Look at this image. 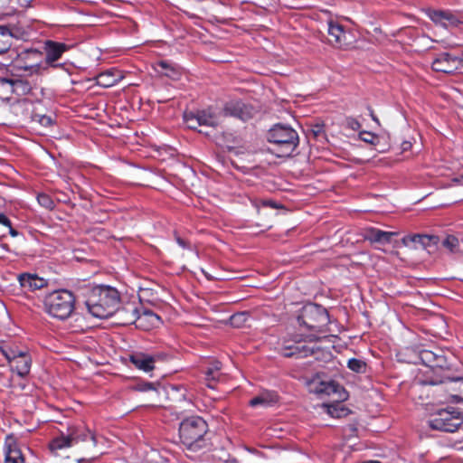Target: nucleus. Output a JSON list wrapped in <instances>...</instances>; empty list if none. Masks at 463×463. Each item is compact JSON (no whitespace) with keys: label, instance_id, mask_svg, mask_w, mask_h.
<instances>
[{"label":"nucleus","instance_id":"1","mask_svg":"<svg viewBox=\"0 0 463 463\" xmlns=\"http://www.w3.org/2000/svg\"><path fill=\"white\" fill-rule=\"evenodd\" d=\"M179 439L187 451L197 452L208 445V424L200 416L186 417L179 423Z\"/></svg>","mask_w":463,"mask_h":463},{"label":"nucleus","instance_id":"2","mask_svg":"<svg viewBox=\"0 0 463 463\" xmlns=\"http://www.w3.org/2000/svg\"><path fill=\"white\" fill-rule=\"evenodd\" d=\"M118 291L111 287L99 286L91 289L85 301L89 313L97 318L111 317L119 307Z\"/></svg>","mask_w":463,"mask_h":463},{"label":"nucleus","instance_id":"3","mask_svg":"<svg viewBox=\"0 0 463 463\" xmlns=\"http://www.w3.org/2000/svg\"><path fill=\"white\" fill-rule=\"evenodd\" d=\"M267 139L274 146L272 152L278 157L291 156L299 142L297 131L283 124H277L271 128L268 132Z\"/></svg>","mask_w":463,"mask_h":463},{"label":"nucleus","instance_id":"4","mask_svg":"<svg viewBox=\"0 0 463 463\" xmlns=\"http://www.w3.org/2000/svg\"><path fill=\"white\" fill-rule=\"evenodd\" d=\"M74 308V295L66 289L54 290L45 295L43 298V310L52 317L59 320L70 317Z\"/></svg>","mask_w":463,"mask_h":463},{"label":"nucleus","instance_id":"5","mask_svg":"<svg viewBox=\"0 0 463 463\" xmlns=\"http://www.w3.org/2000/svg\"><path fill=\"white\" fill-rule=\"evenodd\" d=\"M461 413L453 407L439 410L428 421L432 430L454 432L462 424Z\"/></svg>","mask_w":463,"mask_h":463},{"label":"nucleus","instance_id":"6","mask_svg":"<svg viewBox=\"0 0 463 463\" xmlns=\"http://www.w3.org/2000/svg\"><path fill=\"white\" fill-rule=\"evenodd\" d=\"M300 325L314 332H321L322 327L328 323L327 311L318 305H310L304 308L303 313L298 318Z\"/></svg>","mask_w":463,"mask_h":463},{"label":"nucleus","instance_id":"7","mask_svg":"<svg viewBox=\"0 0 463 463\" xmlns=\"http://www.w3.org/2000/svg\"><path fill=\"white\" fill-rule=\"evenodd\" d=\"M2 354L10 364L11 369L20 377L29 374L32 365V358L25 351L8 347L2 349Z\"/></svg>","mask_w":463,"mask_h":463},{"label":"nucleus","instance_id":"8","mask_svg":"<svg viewBox=\"0 0 463 463\" xmlns=\"http://www.w3.org/2000/svg\"><path fill=\"white\" fill-rule=\"evenodd\" d=\"M298 339H284L279 348L280 354L285 357L305 358L312 354V347L304 344L301 337Z\"/></svg>","mask_w":463,"mask_h":463},{"label":"nucleus","instance_id":"9","mask_svg":"<svg viewBox=\"0 0 463 463\" xmlns=\"http://www.w3.org/2000/svg\"><path fill=\"white\" fill-rule=\"evenodd\" d=\"M463 66V60L449 52L439 54L432 61L431 68L435 71L453 73Z\"/></svg>","mask_w":463,"mask_h":463},{"label":"nucleus","instance_id":"10","mask_svg":"<svg viewBox=\"0 0 463 463\" xmlns=\"http://www.w3.org/2000/svg\"><path fill=\"white\" fill-rule=\"evenodd\" d=\"M223 113L225 116L238 118L242 121H246L253 117L255 109L241 100L234 99L225 103Z\"/></svg>","mask_w":463,"mask_h":463},{"label":"nucleus","instance_id":"11","mask_svg":"<svg viewBox=\"0 0 463 463\" xmlns=\"http://www.w3.org/2000/svg\"><path fill=\"white\" fill-rule=\"evenodd\" d=\"M29 90L28 83L22 80L0 78V99L9 101L13 93L20 94Z\"/></svg>","mask_w":463,"mask_h":463},{"label":"nucleus","instance_id":"12","mask_svg":"<svg viewBox=\"0 0 463 463\" xmlns=\"http://www.w3.org/2000/svg\"><path fill=\"white\" fill-rule=\"evenodd\" d=\"M428 16L433 23L445 28L456 27L462 23L461 17L450 10H430Z\"/></svg>","mask_w":463,"mask_h":463},{"label":"nucleus","instance_id":"13","mask_svg":"<svg viewBox=\"0 0 463 463\" xmlns=\"http://www.w3.org/2000/svg\"><path fill=\"white\" fill-rule=\"evenodd\" d=\"M327 32L329 35V42L338 47L346 44L347 32L345 27L335 19H329L327 22Z\"/></svg>","mask_w":463,"mask_h":463},{"label":"nucleus","instance_id":"14","mask_svg":"<svg viewBox=\"0 0 463 463\" xmlns=\"http://www.w3.org/2000/svg\"><path fill=\"white\" fill-rule=\"evenodd\" d=\"M44 49L46 64L52 67H58L60 64H56L55 61L68 50V46L62 43L47 41Z\"/></svg>","mask_w":463,"mask_h":463},{"label":"nucleus","instance_id":"15","mask_svg":"<svg viewBox=\"0 0 463 463\" xmlns=\"http://www.w3.org/2000/svg\"><path fill=\"white\" fill-rule=\"evenodd\" d=\"M437 242V236H430L425 234H412L402 238L403 245L406 247L413 248L414 250H417L420 247L426 250Z\"/></svg>","mask_w":463,"mask_h":463},{"label":"nucleus","instance_id":"16","mask_svg":"<svg viewBox=\"0 0 463 463\" xmlns=\"http://www.w3.org/2000/svg\"><path fill=\"white\" fill-rule=\"evenodd\" d=\"M129 361L136 368L145 373H149L155 369L156 358L146 353H133L129 355Z\"/></svg>","mask_w":463,"mask_h":463},{"label":"nucleus","instance_id":"17","mask_svg":"<svg viewBox=\"0 0 463 463\" xmlns=\"http://www.w3.org/2000/svg\"><path fill=\"white\" fill-rule=\"evenodd\" d=\"M315 392L317 394H324L327 396L335 395L336 400L342 401L345 400L347 396L345 389L334 381L319 383Z\"/></svg>","mask_w":463,"mask_h":463},{"label":"nucleus","instance_id":"18","mask_svg":"<svg viewBox=\"0 0 463 463\" xmlns=\"http://www.w3.org/2000/svg\"><path fill=\"white\" fill-rule=\"evenodd\" d=\"M5 463H24L22 451L12 437H8L5 439Z\"/></svg>","mask_w":463,"mask_h":463},{"label":"nucleus","instance_id":"19","mask_svg":"<svg viewBox=\"0 0 463 463\" xmlns=\"http://www.w3.org/2000/svg\"><path fill=\"white\" fill-rule=\"evenodd\" d=\"M18 281L24 290L34 291L41 289L46 285L45 279L35 274L24 273L18 276Z\"/></svg>","mask_w":463,"mask_h":463},{"label":"nucleus","instance_id":"20","mask_svg":"<svg viewBox=\"0 0 463 463\" xmlns=\"http://www.w3.org/2000/svg\"><path fill=\"white\" fill-rule=\"evenodd\" d=\"M67 433L73 445L89 439L92 440L94 446L97 444L96 435L85 427L71 426L68 428Z\"/></svg>","mask_w":463,"mask_h":463},{"label":"nucleus","instance_id":"21","mask_svg":"<svg viewBox=\"0 0 463 463\" xmlns=\"http://www.w3.org/2000/svg\"><path fill=\"white\" fill-rule=\"evenodd\" d=\"M396 235L397 232H384L377 228H371L367 231L365 238L372 243H380L385 245L390 243L392 238Z\"/></svg>","mask_w":463,"mask_h":463},{"label":"nucleus","instance_id":"22","mask_svg":"<svg viewBox=\"0 0 463 463\" xmlns=\"http://www.w3.org/2000/svg\"><path fill=\"white\" fill-rule=\"evenodd\" d=\"M122 78L120 71L110 69L97 76V83L103 88H109L116 85Z\"/></svg>","mask_w":463,"mask_h":463},{"label":"nucleus","instance_id":"23","mask_svg":"<svg viewBox=\"0 0 463 463\" xmlns=\"http://www.w3.org/2000/svg\"><path fill=\"white\" fill-rule=\"evenodd\" d=\"M156 71L161 75L166 76L172 80H178L180 76L179 69L174 63L168 61H159L155 63Z\"/></svg>","mask_w":463,"mask_h":463},{"label":"nucleus","instance_id":"24","mask_svg":"<svg viewBox=\"0 0 463 463\" xmlns=\"http://www.w3.org/2000/svg\"><path fill=\"white\" fill-rule=\"evenodd\" d=\"M278 402V395L274 392H263L260 395L250 401L251 407L263 406L269 407Z\"/></svg>","mask_w":463,"mask_h":463},{"label":"nucleus","instance_id":"25","mask_svg":"<svg viewBox=\"0 0 463 463\" xmlns=\"http://www.w3.org/2000/svg\"><path fill=\"white\" fill-rule=\"evenodd\" d=\"M197 112L201 126L216 128L220 124V117L212 109H203Z\"/></svg>","mask_w":463,"mask_h":463},{"label":"nucleus","instance_id":"26","mask_svg":"<svg viewBox=\"0 0 463 463\" xmlns=\"http://www.w3.org/2000/svg\"><path fill=\"white\" fill-rule=\"evenodd\" d=\"M222 368V364L219 361H214L212 364L207 368L205 372V381L207 382V387L211 389H214V385L213 382L218 381L220 379V370Z\"/></svg>","mask_w":463,"mask_h":463},{"label":"nucleus","instance_id":"27","mask_svg":"<svg viewBox=\"0 0 463 463\" xmlns=\"http://www.w3.org/2000/svg\"><path fill=\"white\" fill-rule=\"evenodd\" d=\"M14 33L6 25H0V54L6 52L12 45Z\"/></svg>","mask_w":463,"mask_h":463},{"label":"nucleus","instance_id":"28","mask_svg":"<svg viewBox=\"0 0 463 463\" xmlns=\"http://www.w3.org/2000/svg\"><path fill=\"white\" fill-rule=\"evenodd\" d=\"M442 245L453 254H462L461 241L454 235H448L443 241Z\"/></svg>","mask_w":463,"mask_h":463},{"label":"nucleus","instance_id":"29","mask_svg":"<svg viewBox=\"0 0 463 463\" xmlns=\"http://www.w3.org/2000/svg\"><path fill=\"white\" fill-rule=\"evenodd\" d=\"M73 446L72 441L71 440L69 434H61V436L53 439L49 447L50 449L52 451L58 450V449H63L66 448H70Z\"/></svg>","mask_w":463,"mask_h":463},{"label":"nucleus","instance_id":"30","mask_svg":"<svg viewBox=\"0 0 463 463\" xmlns=\"http://www.w3.org/2000/svg\"><path fill=\"white\" fill-rule=\"evenodd\" d=\"M420 359L427 366L431 368V364H434L435 360H443V355L436 354L430 350H423L420 352Z\"/></svg>","mask_w":463,"mask_h":463},{"label":"nucleus","instance_id":"31","mask_svg":"<svg viewBox=\"0 0 463 463\" xmlns=\"http://www.w3.org/2000/svg\"><path fill=\"white\" fill-rule=\"evenodd\" d=\"M184 119L187 127L191 129H196L198 127L201 126L198 112H185L184 114Z\"/></svg>","mask_w":463,"mask_h":463},{"label":"nucleus","instance_id":"32","mask_svg":"<svg viewBox=\"0 0 463 463\" xmlns=\"http://www.w3.org/2000/svg\"><path fill=\"white\" fill-rule=\"evenodd\" d=\"M347 367L353 372L362 373L366 370V364L363 360L351 358L347 362Z\"/></svg>","mask_w":463,"mask_h":463},{"label":"nucleus","instance_id":"33","mask_svg":"<svg viewBox=\"0 0 463 463\" xmlns=\"http://www.w3.org/2000/svg\"><path fill=\"white\" fill-rule=\"evenodd\" d=\"M39 204L47 210H52L55 207V203L52 197L46 194H39L37 195Z\"/></svg>","mask_w":463,"mask_h":463},{"label":"nucleus","instance_id":"34","mask_svg":"<svg viewBox=\"0 0 463 463\" xmlns=\"http://www.w3.org/2000/svg\"><path fill=\"white\" fill-rule=\"evenodd\" d=\"M131 389L141 392H146L156 390L155 384L149 382H138L132 385Z\"/></svg>","mask_w":463,"mask_h":463},{"label":"nucleus","instance_id":"35","mask_svg":"<svg viewBox=\"0 0 463 463\" xmlns=\"http://www.w3.org/2000/svg\"><path fill=\"white\" fill-rule=\"evenodd\" d=\"M359 138L362 141H364L367 144H371V145H376V143L379 140L378 136H376L375 134H373L372 132H368V131H361L359 133Z\"/></svg>","mask_w":463,"mask_h":463},{"label":"nucleus","instance_id":"36","mask_svg":"<svg viewBox=\"0 0 463 463\" xmlns=\"http://www.w3.org/2000/svg\"><path fill=\"white\" fill-rule=\"evenodd\" d=\"M247 318V313H237L231 317V324L235 326H241L243 323L246 322Z\"/></svg>","mask_w":463,"mask_h":463},{"label":"nucleus","instance_id":"37","mask_svg":"<svg viewBox=\"0 0 463 463\" xmlns=\"http://www.w3.org/2000/svg\"><path fill=\"white\" fill-rule=\"evenodd\" d=\"M20 68L23 69L24 71H27L29 74H37V73H40V71L42 70V64L35 63V64L26 65V66L20 67Z\"/></svg>","mask_w":463,"mask_h":463},{"label":"nucleus","instance_id":"38","mask_svg":"<svg viewBox=\"0 0 463 463\" xmlns=\"http://www.w3.org/2000/svg\"><path fill=\"white\" fill-rule=\"evenodd\" d=\"M34 118L43 127H50L52 125V119L50 116L35 115Z\"/></svg>","mask_w":463,"mask_h":463},{"label":"nucleus","instance_id":"39","mask_svg":"<svg viewBox=\"0 0 463 463\" xmlns=\"http://www.w3.org/2000/svg\"><path fill=\"white\" fill-rule=\"evenodd\" d=\"M345 126L352 130H358L361 128L360 122L353 117L346 118Z\"/></svg>","mask_w":463,"mask_h":463},{"label":"nucleus","instance_id":"40","mask_svg":"<svg viewBox=\"0 0 463 463\" xmlns=\"http://www.w3.org/2000/svg\"><path fill=\"white\" fill-rule=\"evenodd\" d=\"M145 315L151 318V322L153 323V325L156 326L161 323L160 317L153 313L152 311H147L145 313Z\"/></svg>","mask_w":463,"mask_h":463},{"label":"nucleus","instance_id":"41","mask_svg":"<svg viewBox=\"0 0 463 463\" xmlns=\"http://www.w3.org/2000/svg\"><path fill=\"white\" fill-rule=\"evenodd\" d=\"M10 222L11 221L6 217V215L0 213V224L10 226Z\"/></svg>","mask_w":463,"mask_h":463},{"label":"nucleus","instance_id":"42","mask_svg":"<svg viewBox=\"0 0 463 463\" xmlns=\"http://www.w3.org/2000/svg\"><path fill=\"white\" fill-rule=\"evenodd\" d=\"M412 145L411 141H403L401 145L402 152H406L411 148Z\"/></svg>","mask_w":463,"mask_h":463},{"label":"nucleus","instance_id":"43","mask_svg":"<svg viewBox=\"0 0 463 463\" xmlns=\"http://www.w3.org/2000/svg\"><path fill=\"white\" fill-rule=\"evenodd\" d=\"M446 365L445 358L443 360H435L434 364H431V368L439 367L442 368Z\"/></svg>","mask_w":463,"mask_h":463},{"label":"nucleus","instance_id":"44","mask_svg":"<svg viewBox=\"0 0 463 463\" xmlns=\"http://www.w3.org/2000/svg\"><path fill=\"white\" fill-rule=\"evenodd\" d=\"M328 412L332 415V416H335V417H340V413L337 411L335 406H329L328 407Z\"/></svg>","mask_w":463,"mask_h":463},{"label":"nucleus","instance_id":"45","mask_svg":"<svg viewBox=\"0 0 463 463\" xmlns=\"http://www.w3.org/2000/svg\"><path fill=\"white\" fill-rule=\"evenodd\" d=\"M8 229H9V234L12 236V237H16L18 236L19 232L14 229L12 227V223L10 222V226H6Z\"/></svg>","mask_w":463,"mask_h":463},{"label":"nucleus","instance_id":"46","mask_svg":"<svg viewBox=\"0 0 463 463\" xmlns=\"http://www.w3.org/2000/svg\"><path fill=\"white\" fill-rule=\"evenodd\" d=\"M176 242L178 243V245L180 247H182L184 249L188 248L186 241L184 240L181 239L180 237L176 238Z\"/></svg>","mask_w":463,"mask_h":463},{"label":"nucleus","instance_id":"47","mask_svg":"<svg viewBox=\"0 0 463 463\" xmlns=\"http://www.w3.org/2000/svg\"><path fill=\"white\" fill-rule=\"evenodd\" d=\"M8 250V246L6 244H0V258L3 257L4 253Z\"/></svg>","mask_w":463,"mask_h":463},{"label":"nucleus","instance_id":"48","mask_svg":"<svg viewBox=\"0 0 463 463\" xmlns=\"http://www.w3.org/2000/svg\"><path fill=\"white\" fill-rule=\"evenodd\" d=\"M454 182L463 184V174L459 177L455 178Z\"/></svg>","mask_w":463,"mask_h":463},{"label":"nucleus","instance_id":"49","mask_svg":"<svg viewBox=\"0 0 463 463\" xmlns=\"http://www.w3.org/2000/svg\"><path fill=\"white\" fill-rule=\"evenodd\" d=\"M371 116H372L373 120H374L375 122L379 123L378 118L373 113L371 114Z\"/></svg>","mask_w":463,"mask_h":463}]
</instances>
